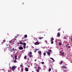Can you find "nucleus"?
Returning <instances> with one entry per match:
<instances>
[{
    "instance_id": "nucleus-1",
    "label": "nucleus",
    "mask_w": 72,
    "mask_h": 72,
    "mask_svg": "<svg viewBox=\"0 0 72 72\" xmlns=\"http://www.w3.org/2000/svg\"><path fill=\"white\" fill-rule=\"evenodd\" d=\"M59 53L60 54V55H61V56H62V55L63 56V55H64V52H63L62 53V52L60 51V52Z\"/></svg>"
},
{
    "instance_id": "nucleus-2",
    "label": "nucleus",
    "mask_w": 72,
    "mask_h": 72,
    "mask_svg": "<svg viewBox=\"0 0 72 72\" xmlns=\"http://www.w3.org/2000/svg\"><path fill=\"white\" fill-rule=\"evenodd\" d=\"M34 44L35 45H39L40 44V42H36Z\"/></svg>"
},
{
    "instance_id": "nucleus-3",
    "label": "nucleus",
    "mask_w": 72,
    "mask_h": 72,
    "mask_svg": "<svg viewBox=\"0 0 72 72\" xmlns=\"http://www.w3.org/2000/svg\"><path fill=\"white\" fill-rule=\"evenodd\" d=\"M12 71H14L15 69V66H13L12 67Z\"/></svg>"
},
{
    "instance_id": "nucleus-4",
    "label": "nucleus",
    "mask_w": 72,
    "mask_h": 72,
    "mask_svg": "<svg viewBox=\"0 0 72 72\" xmlns=\"http://www.w3.org/2000/svg\"><path fill=\"white\" fill-rule=\"evenodd\" d=\"M14 39H12L11 40V41H9L10 43H13L14 44Z\"/></svg>"
},
{
    "instance_id": "nucleus-5",
    "label": "nucleus",
    "mask_w": 72,
    "mask_h": 72,
    "mask_svg": "<svg viewBox=\"0 0 72 72\" xmlns=\"http://www.w3.org/2000/svg\"><path fill=\"white\" fill-rule=\"evenodd\" d=\"M14 51H15V49L14 48H12V50H10V51L11 52H13Z\"/></svg>"
},
{
    "instance_id": "nucleus-6",
    "label": "nucleus",
    "mask_w": 72,
    "mask_h": 72,
    "mask_svg": "<svg viewBox=\"0 0 72 72\" xmlns=\"http://www.w3.org/2000/svg\"><path fill=\"white\" fill-rule=\"evenodd\" d=\"M19 49L20 50H23V47L19 46Z\"/></svg>"
},
{
    "instance_id": "nucleus-7",
    "label": "nucleus",
    "mask_w": 72,
    "mask_h": 72,
    "mask_svg": "<svg viewBox=\"0 0 72 72\" xmlns=\"http://www.w3.org/2000/svg\"><path fill=\"white\" fill-rule=\"evenodd\" d=\"M32 52L30 51L28 53V55H32Z\"/></svg>"
},
{
    "instance_id": "nucleus-8",
    "label": "nucleus",
    "mask_w": 72,
    "mask_h": 72,
    "mask_svg": "<svg viewBox=\"0 0 72 72\" xmlns=\"http://www.w3.org/2000/svg\"><path fill=\"white\" fill-rule=\"evenodd\" d=\"M23 42H24L23 41H20V43L21 45H22V44H23Z\"/></svg>"
},
{
    "instance_id": "nucleus-9",
    "label": "nucleus",
    "mask_w": 72,
    "mask_h": 72,
    "mask_svg": "<svg viewBox=\"0 0 72 72\" xmlns=\"http://www.w3.org/2000/svg\"><path fill=\"white\" fill-rule=\"evenodd\" d=\"M25 71H28V68H26Z\"/></svg>"
},
{
    "instance_id": "nucleus-10",
    "label": "nucleus",
    "mask_w": 72,
    "mask_h": 72,
    "mask_svg": "<svg viewBox=\"0 0 72 72\" xmlns=\"http://www.w3.org/2000/svg\"><path fill=\"white\" fill-rule=\"evenodd\" d=\"M38 53L39 54H41V51H38Z\"/></svg>"
},
{
    "instance_id": "nucleus-11",
    "label": "nucleus",
    "mask_w": 72,
    "mask_h": 72,
    "mask_svg": "<svg viewBox=\"0 0 72 72\" xmlns=\"http://www.w3.org/2000/svg\"><path fill=\"white\" fill-rule=\"evenodd\" d=\"M63 61H61L60 63V64H62L63 63Z\"/></svg>"
},
{
    "instance_id": "nucleus-12",
    "label": "nucleus",
    "mask_w": 72,
    "mask_h": 72,
    "mask_svg": "<svg viewBox=\"0 0 72 72\" xmlns=\"http://www.w3.org/2000/svg\"><path fill=\"white\" fill-rule=\"evenodd\" d=\"M17 56H15V59L17 60Z\"/></svg>"
},
{
    "instance_id": "nucleus-13",
    "label": "nucleus",
    "mask_w": 72,
    "mask_h": 72,
    "mask_svg": "<svg viewBox=\"0 0 72 72\" xmlns=\"http://www.w3.org/2000/svg\"><path fill=\"white\" fill-rule=\"evenodd\" d=\"M23 44L24 46H26V43L23 42Z\"/></svg>"
},
{
    "instance_id": "nucleus-14",
    "label": "nucleus",
    "mask_w": 72,
    "mask_h": 72,
    "mask_svg": "<svg viewBox=\"0 0 72 72\" xmlns=\"http://www.w3.org/2000/svg\"><path fill=\"white\" fill-rule=\"evenodd\" d=\"M57 35L58 37L60 36V34H59V32L57 33Z\"/></svg>"
},
{
    "instance_id": "nucleus-15",
    "label": "nucleus",
    "mask_w": 72,
    "mask_h": 72,
    "mask_svg": "<svg viewBox=\"0 0 72 72\" xmlns=\"http://www.w3.org/2000/svg\"><path fill=\"white\" fill-rule=\"evenodd\" d=\"M53 40H54V38H52L51 39V41H53Z\"/></svg>"
},
{
    "instance_id": "nucleus-16",
    "label": "nucleus",
    "mask_w": 72,
    "mask_h": 72,
    "mask_svg": "<svg viewBox=\"0 0 72 72\" xmlns=\"http://www.w3.org/2000/svg\"><path fill=\"white\" fill-rule=\"evenodd\" d=\"M47 54H48V55H49H49H50V53L48 52Z\"/></svg>"
},
{
    "instance_id": "nucleus-17",
    "label": "nucleus",
    "mask_w": 72,
    "mask_h": 72,
    "mask_svg": "<svg viewBox=\"0 0 72 72\" xmlns=\"http://www.w3.org/2000/svg\"><path fill=\"white\" fill-rule=\"evenodd\" d=\"M58 45H60V46H61V45H62V44H61V43H58Z\"/></svg>"
},
{
    "instance_id": "nucleus-18",
    "label": "nucleus",
    "mask_w": 72,
    "mask_h": 72,
    "mask_svg": "<svg viewBox=\"0 0 72 72\" xmlns=\"http://www.w3.org/2000/svg\"><path fill=\"white\" fill-rule=\"evenodd\" d=\"M43 38H44V37H40L39 38V40H40V39H43Z\"/></svg>"
},
{
    "instance_id": "nucleus-19",
    "label": "nucleus",
    "mask_w": 72,
    "mask_h": 72,
    "mask_svg": "<svg viewBox=\"0 0 72 72\" xmlns=\"http://www.w3.org/2000/svg\"><path fill=\"white\" fill-rule=\"evenodd\" d=\"M37 50H38V49H36L35 51H34V52H36Z\"/></svg>"
},
{
    "instance_id": "nucleus-20",
    "label": "nucleus",
    "mask_w": 72,
    "mask_h": 72,
    "mask_svg": "<svg viewBox=\"0 0 72 72\" xmlns=\"http://www.w3.org/2000/svg\"><path fill=\"white\" fill-rule=\"evenodd\" d=\"M32 55H29V57L30 58H32Z\"/></svg>"
},
{
    "instance_id": "nucleus-21",
    "label": "nucleus",
    "mask_w": 72,
    "mask_h": 72,
    "mask_svg": "<svg viewBox=\"0 0 72 72\" xmlns=\"http://www.w3.org/2000/svg\"><path fill=\"white\" fill-rule=\"evenodd\" d=\"M24 36L26 38H27V35L26 34Z\"/></svg>"
},
{
    "instance_id": "nucleus-22",
    "label": "nucleus",
    "mask_w": 72,
    "mask_h": 72,
    "mask_svg": "<svg viewBox=\"0 0 72 72\" xmlns=\"http://www.w3.org/2000/svg\"><path fill=\"white\" fill-rule=\"evenodd\" d=\"M16 62H17V60H15L14 61V63H16Z\"/></svg>"
},
{
    "instance_id": "nucleus-23",
    "label": "nucleus",
    "mask_w": 72,
    "mask_h": 72,
    "mask_svg": "<svg viewBox=\"0 0 72 72\" xmlns=\"http://www.w3.org/2000/svg\"><path fill=\"white\" fill-rule=\"evenodd\" d=\"M62 68H66V66H65V67L62 66Z\"/></svg>"
},
{
    "instance_id": "nucleus-24",
    "label": "nucleus",
    "mask_w": 72,
    "mask_h": 72,
    "mask_svg": "<svg viewBox=\"0 0 72 72\" xmlns=\"http://www.w3.org/2000/svg\"><path fill=\"white\" fill-rule=\"evenodd\" d=\"M27 58V56H25L24 57V59H26Z\"/></svg>"
},
{
    "instance_id": "nucleus-25",
    "label": "nucleus",
    "mask_w": 72,
    "mask_h": 72,
    "mask_svg": "<svg viewBox=\"0 0 72 72\" xmlns=\"http://www.w3.org/2000/svg\"><path fill=\"white\" fill-rule=\"evenodd\" d=\"M43 54L44 55V56L46 55V53H44Z\"/></svg>"
},
{
    "instance_id": "nucleus-26",
    "label": "nucleus",
    "mask_w": 72,
    "mask_h": 72,
    "mask_svg": "<svg viewBox=\"0 0 72 72\" xmlns=\"http://www.w3.org/2000/svg\"><path fill=\"white\" fill-rule=\"evenodd\" d=\"M21 71H23V69L22 68V69H21Z\"/></svg>"
},
{
    "instance_id": "nucleus-27",
    "label": "nucleus",
    "mask_w": 72,
    "mask_h": 72,
    "mask_svg": "<svg viewBox=\"0 0 72 72\" xmlns=\"http://www.w3.org/2000/svg\"><path fill=\"white\" fill-rule=\"evenodd\" d=\"M23 48H24V49L25 48H26V46H24Z\"/></svg>"
},
{
    "instance_id": "nucleus-28",
    "label": "nucleus",
    "mask_w": 72,
    "mask_h": 72,
    "mask_svg": "<svg viewBox=\"0 0 72 72\" xmlns=\"http://www.w3.org/2000/svg\"><path fill=\"white\" fill-rule=\"evenodd\" d=\"M49 71H51V68H50L49 69Z\"/></svg>"
},
{
    "instance_id": "nucleus-29",
    "label": "nucleus",
    "mask_w": 72,
    "mask_h": 72,
    "mask_svg": "<svg viewBox=\"0 0 72 72\" xmlns=\"http://www.w3.org/2000/svg\"><path fill=\"white\" fill-rule=\"evenodd\" d=\"M68 48H71V46H68Z\"/></svg>"
},
{
    "instance_id": "nucleus-30",
    "label": "nucleus",
    "mask_w": 72,
    "mask_h": 72,
    "mask_svg": "<svg viewBox=\"0 0 72 72\" xmlns=\"http://www.w3.org/2000/svg\"><path fill=\"white\" fill-rule=\"evenodd\" d=\"M45 42H46V44H47V43H48V41H47V40H46V41H45Z\"/></svg>"
},
{
    "instance_id": "nucleus-31",
    "label": "nucleus",
    "mask_w": 72,
    "mask_h": 72,
    "mask_svg": "<svg viewBox=\"0 0 72 72\" xmlns=\"http://www.w3.org/2000/svg\"><path fill=\"white\" fill-rule=\"evenodd\" d=\"M49 52H51V50H49Z\"/></svg>"
},
{
    "instance_id": "nucleus-32",
    "label": "nucleus",
    "mask_w": 72,
    "mask_h": 72,
    "mask_svg": "<svg viewBox=\"0 0 72 72\" xmlns=\"http://www.w3.org/2000/svg\"><path fill=\"white\" fill-rule=\"evenodd\" d=\"M50 59H52V60H54V59L53 58H50Z\"/></svg>"
},
{
    "instance_id": "nucleus-33",
    "label": "nucleus",
    "mask_w": 72,
    "mask_h": 72,
    "mask_svg": "<svg viewBox=\"0 0 72 72\" xmlns=\"http://www.w3.org/2000/svg\"><path fill=\"white\" fill-rule=\"evenodd\" d=\"M36 71L37 72H39V70H36Z\"/></svg>"
},
{
    "instance_id": "nucleus-34",
    "label": "nucleus",
    "mask_w": 72,
    "mask_h": 72,
    "mask_svg": "<svg viewBox=\"0 0 72 72\" xmlns=\"http://www.w3.org/2000/svg\"><path fill=\"white\" fill-rule=\"evenodd\" d=\"M53 43H54V42H53V41H52L51 42V44H53Z\"/></svg>"
},
{
    "instance_id": "nucleus-35",
    "label": "nucleus",
    "mask_w": 72,
    "mask_h": 72,
    "mask_svg": "<svg viewBox=\"0 0 72 72\" xmlns=\"http://www.w3.org/2000/svg\"><path fill=\"white\" fill-rule=\"evenodd\" d=\"M38 69H40V67H38Z\"/></svg>"
},
{
    "instance_id": "nucleus-36",
    "label": "nucleus",
    "mask_w": 72,
    "mask_h": 72,
    "mask_svg": "<svg viewBox=\"0 0 72 72\" xmlns=\"http://www.w3.org/2000/svg\"><path fill=\"white\" fill-rule=\"evenodd\" d=\"M5 41H6L5 40H3V42H5Z\"/></svg>"
},
{
    "instance_id": "nucleus-37",
    "label": "nucleus",
    "mask_w": 72,
    "mask_h": 72,
    "mask_svg": "<svg viewBox=\"0 0 72 72\" xmlns=\"http://www.w3.org/2000/svg\"><path fill=\"white\" fill-rule=\"evenodd\" d=\"M43 63H44V62H42V64H43Z\"/></svg>"
},
{
    "instance_id": "nucleus-38",
    "label": "nucleus",
    "mask_w": 72,
    "mask_h": 72,
    "mask_svg": "<svg viewBox=\"0 0 72 72\" xmlns=\"http://www.w3.org/2000/svg\"><path fill=\"white\" fill-rule=\"evenodd\" d=\"M60 29H59L58 30V31H60Z\"/></svg>"
},
{
    "instance_id": "nucleus-39",
    "label": "nucleus",
    "mask_w": 72,
    "mask_h": 72,
    "mask_svg": "<svg viewBox=\"0 0 72 72\" xmlns=\"http://www.w3.org/2000/svg\"><path fill=\"white\" fill-rule=\"evenodd\" d=\"M17 44L18 45H19V44H20V43H18Z\"/></svg>"
},
{
    "instance_id": "nucleus-40",
    "label": "nucleus",
    "mask_w": 72,
    "mask_h": 72,
    "mask_svg": "<svg viewBox=\"0 0 72 72\" xmlns=\"http://www.w3.org/2000/svg\"><path fill=\"white\" fill-rule=\"evenodd\" d=\"M53 62L55 61V60H54V59H53Z\"/></svg>"
},
{
    "instance_id": "nucleus-41",
    "label": "nucleus",
    "mask_w": 72,
    "mask_h": 72,
    "mask_svg": "<svg viewBox=\"0 0 72 72\" xmlns=\"http://www.w3.org/2000/svg\"><path fill=\"white\" fill-rule=\"evenodd\" d=\"M2 43H4V42H3H3H2Z\"/></svg>"
},
{
    "instance_id": "nucleus-42",
    "label": "nucleus",
    "mask_w": 72,
    "mask_h": 72,
    "mask_svg": "<svg viewBox=\"0 0 72 72\" xmlns=\"http://www.w3.org/2000/svg\"><path fill=\"white\" fill-rule=\"evenodd\" d=\"M35 62H36V60H35Z\"/></svg>"
},
{
    "instance_id": "nucleus-43",
    "label": "nucleus",
    "mask_w": 72,
    "mask_h": 72,
    "mask_svg": "<svg viewBox=\"0 0 72 72\" xmlns=\"http://www.w3.org/2000/svg\"><path fill=\"white\" fill-rule=\"evenodd\" d=\"M15 38H17V37H15Z\"/></svg>"
},
{
    "instance_id": "nucleus-44",
    "label": "nucleus",
    "mask_w": 72,
    "mask_h": 72,
    "mask_svg": "<svg viewBox=\"0 0 72 72\" xmlns=\"http://www.w3.org/2000/svg\"><path fill=\"white\" fill-rule=\"evenodd\" d=\"M22 65H21V67H22Z\"/></svg>"
},
{
    "instance_id": "nucleus-45",
    "label": "nucleus",
    "mask_w": 72,
    "mask_h": 72,
    "mask_svg": "<svg viewBox=\"0 0 72 72\" xmlns=\"http://www.w3.org/2000/svg\"><path fill=\"white\" fill-rule=\"evenodd\" d=\"M68 45H69V44H68Z\"/></svg>"
},
{
    "instance_id": "nucleus-46",
    "label": "nucleus",
    "mask_w": 72,
    "mask_h": 72,
    "mask_svg": "<svg viewBox=\"0 0 72 72\" xmlns=\"http://www.w3.org/2000/svg\"><path fill=\"white\" fill-rule=\"evenodd\" d=\"M5 49H4V51H5Z\"/></svg>"
},
{
    "instance_id": "nucleus-47",
    "label": "nucleus",
    "mask_w": 72,
    "mask_h": 72,
    "mask_svg": "<svg viewBox=\"0 0 72 72\" xmlns=\"http://www.w3.org/2000/svg\"><path fill=\"white\" fill-rule=\"evenodd\" d=\"M22 4H24V3H23Z\"/></svg>"
},
{
    "instance_id": "nucleus-48",
    "label": "nucleus",
    "mask_w": 72,
    "mask_h": 72,
    "mask_svg": "<svg viewBox=\"0 0 72 72\" xmlns=\"http://www.w3.org/2000/svg\"><path fill=\"white\" fill-rule=\"evenodd\" d=\"M35 68H36V66H35Z\"/></svg>"
},
{
    "instance_id": "nucleus-49",
    "label": "nucleus",
    "mask_w": 72,
    "mask_h": 72,
    "mask_svg": "<svg viewBox=\"0 0 72 72\" xmlns=\"http://www.w3.org/2000/svg\"><path fill=\"white\" fill-rule=\"evenodd\" d=\"M44 35V36H45V35Z\"/></svg>"
},
{
    "instance_id": "nucleus-50",
    "label": "nucleus",
    "mask_w": 72,
    "mask_h": 72,
    "mask_svg": "<svg viewBox=\"0 0 72 72\" xmlns=\"http://www.w3.org/2000/svg\"><path fill=\"white\" fill-rule=\"evenodd\" d=\"M32 72H34L33 71H32Z\"/></svg>"
},
{
    "instance_id": "nucleus-51",
    "label": "nucleus",
    "mask_w": 72,
    "mask_h": 72,
    "mask_svg": "<svg viewBox=\"0 0 72 72\" xmlns=\"http://www.w3.org/2000/svg\"><path fill=\"white\" fill-rule=\"evenodd\" d=\"M7 46H8V45H7Z\"/></svg>"
}]
</instances>
